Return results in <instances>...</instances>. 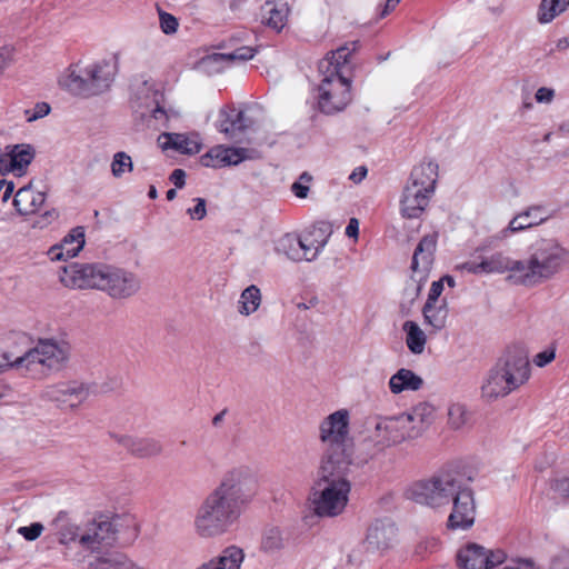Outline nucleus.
I'll return each instance as SVG.
<instances>
[{
  "mask_svg": "<svg viewBox=\"0 0 569 569\" xmlns=\"http://www.w3.org/2000/svg\"><path fill=\"white\" fill-rule=\"evenodd\" d=\"M408 499L433 508L452 506L447 526L467 530L475 523V492L467 479L456 469H440L427 479L413 482L406 491Z\"/></svg>",
  "mask_w": 569,
  "mask_h": 569,
  "instance_id": "nucleus-1",
  "label": "nucleus"
},
{
  "mask_svg": "<svg viewBox=\"0 0 569 569\" xmlns=\"http://www.w3.org/2000/svg\"><path fill=\"white\" fill-rule=\"evenodd\" d=\"M351 46L338 48L319 62V72L323 78L318 88V108L326 114L343 110L351 101L350 81L342 71L350 54L357 50L358 42H351Z\"/></svg>",
  "mask_w": 569,
  "mask_h": 569,
  "instance_id": "nucleus-2",
  "label": "nucleus"
},
{
  "mask_svg": "<svg viewBox=\"0 0 569 569\" xmlns=\"http://www.w3.org/2000/svg\"><path fill=\"white\" fill-rule=\"evenodd\" d=\"M356 466L319 465L312 487L313 511L319 517H337L343 512L349 500V479Z\"/></svg>",
  "mask_w": 569,
  "mask_h": 569,
  "instance_id": "nucleus-3",
  "label": "nucleus"
},
{
  "mask_svg": "<svg viewBox=\"0 0 569 569\" xmlns=\"http://www.w3.org/2000/svg\"><path fill=\"white\" fill-rule=\"evenodd\" d=\"M569 262V250L556 238L542 237L528 247V257L522 260L519 284L536 287L553 279Z\"/></svg>",
  "mask_w": 569,
  "mask_h": 569,
  "instance_id": "nucleus-4",
  "label": "nucleus"
},
{
  "mask_svg": "<svg viewBox=\"0 0 569 569\" xmlns=\"http://www.w3.org/2000/svg\"><path fill=\"white\" fill-rule=\"evenodd\" d=\"M242 508L224 496L210 491L198 507L193 518L194 533L201 539H214L226 535L238 521Z\"/></svg>",
  "mask_w": 569,
  "mask_h": 569,
  "instance_id": "nucleus-5",
  "label": "nucleus"
},
{
  "mask_svg": "<svg viewBox=\"0 0 569 569\" xmlns=\"http://www.w3.org/2000/svg\"><path fill=\"white\" fill-rule=\"evenodd\" d=\"M319 437L323 443L320 465H345L360 467L353 457V441L349 432V412L337 410L322 420Z\"/></svg>",
  "mask_w": 569,
  "mask_h": 569,
  "instance_id": "nucleus-6",
  "label": "nucleus"
},
{
  "mask_svg": "<svg viewBox=\"0 0 569 569\" xmlns=\"http://www.w3.org/2000/svg\"><path fill=\"white\" fill-rule=\"evenodd\" d=\"M529 378V361L521 352H508L486 376L481 395L487 400L506 397Z\"/></svg>",
  "mask_w": 569,
  "mask_h": 569,
  "instance_id": "nucleus-7",
  "label": "nucleus"
},
{
  "mask_svg": "<svg viewBox=\"0 0 569 569\" xmlns=\"http://www.w3.org/2000/svg\"><path fill=\"white\" fill-rule=\"evenodd\" d=\"M416 437V430L408 428L400 415L379 419L375 423L373 429L369 431V435L360 443L357 462L362 467L380 455L386 448Z\"/></svg>",
  "mask_w": 569,
  "mask_h": 569,
  "instance_id": "nucleus-8",
  "label": "nucleus"
},
{
  "mask_svg": "<svg viewBox=\"0 0 569 569\" xmlns=\"http://www.w3.org/2000/svg\"><path fill=\"white\" fill-rule=\"evenodd\" d=\"M104 67L103 62L71 63L59 76L58 84L72 97L82 99L97 97L107 88Z\"/></svg>",
  "mask_w": 569,
  "mask_h": 569,
  "instance_id": "nucleus-9",
  "label": "nucleus"
},
{
  "mask_svg": "<svg viewBox=\"0 0 569 569\" xmlns=\"http://www.w3.org/2000/svg\"><path fill=\"white\" fill-rule=\"evenodd\" d=\"M141 525L132 500L114 499L109 506V548L131 547L139 538Z\"/></svg>",
  "mask_w": 569,
  "mask_h": 569,
  "instance_id": "nucleus-10",
  "label": "nucleus"
},
{
  "mask_svg": "<svg viewBox=\"0 0 569 569\" xmlns=\"http://www.w3.org/2000/svg\"><path fill=\"white\" fill-rule=\"evenodd\" d=\"M130 104L133 112L142 119L151 118L158 121L168 119L164 109V94L156 83L143 77H137L131 83Z\"/></svg>",
  "mask_w": 569,
  "mask_h": 569,
  "instance_id": "nucleus-11",
  "label": "nucleus"
},
{
  "mask_svg": "<svg viewBox=\"0 0 569 569\" xmlns=\"http://www.w3.org/2000/svg\"><path fill=\"white\" fill-rule=\"evenodd\" d=\"M256 490L257 477L247 466H237L227 470L213 489L242 509L251 501Z\"/></svg>",
  "mask_w": 569,
  "mask_h": 569,
  "instance_id": "nucleus-12",
  "label": "nucleus"
},
{
  "mask_svg": "<svg viewBox=\"0 0 569 569\" xmlns=\"http://www.w3.org/2000/svg\"><path fill=\"white\" fill-rule=\"evenodd\" d=\"M552 214L542 204H532L516 214L506 228L500 230L497 234L486 238L481 244L476 249L477 252H485L493 247L497 241L505 240L511 234L525 231L532 227L540 226L550 219Z\"/></svg>",
  "mask_w": 569,
  "mask_h": 569,
  "instance_id": "nucleus-13",
  "label": "nucleus"
},
{
  "mask_svg": "<svg viewBox=\"0 0 569 569\" xmlns=\"http://www.w3.org/2000/svg\"><path fill=\"white\" fill-rule=\"evenodd\" d=\"M60 280L67 287L104 290L107 284V272L101 264H80L73 262L63 267V272L60 276Z\"/></svg>",
  "mask_w": 569,
  "mask_h": 569,
  "instance_id": "nucleus-14",
  "label": "nucleus"
},
{
  "mask_svg": "<svg viewBox=\"0 0 569 569\" xmlns=\"http://www.w3.org/2000/svg\"><path fill=\"white\" fill-rule=\"evenodd\" d=\"M437 233H429L419 241L411 262L412 277L411 280L417 282L416 295L421 290L423 282L427 281L429 271L433 263L435 252L437 248Z\"/></svg>",
  "mask_w": 569,
  "mask_h": 569,
  "instance_id": "nucleus-15",
  "label": "nucleus"
},
{
  "mask_svg": "<svg viewBox=\"0 0 569 569\" xmlns=\"http://www.w3.org/2000/svg\"><path fill=\"white\" fill-rule=\"evenodd\" d=\"M247 159H253V150L216 146L201 156L200 162L208 168H222L226 166H237Z\"/></svg>",
  "mask_w": 569,
  "mask_h": 569,
  "instance_id": "nucleus-16",
  "label": "nucleus"
},
{
  "mask_svg": "<svg viewBox=\"0 0 569 569\" xmlns=\"http://www.w3.org/2000/svg\"><path fill=\"white\" fill-rule=\"evenodd\" d=\"M141 288L139 277L123 268L109 269V297L124 300L133 297Z\"/></svg>",
  "mask_w": 569,
  "mask_h": 569,
  "instance_id": "nucleus-17",
  "label": "nucleus"
},
{
  "mask_svg": "<svg viewBox=\"0 0 569 569\" xmlns=\"http://www.w3.org/2000/svg\"><path fill=\"white\" fill-rule=\"evenodd\" d=\"M330 231L326 226H313L299 234L301 261H313L328 242Z\"/></svg>",
  "mask_w": 569,
  "mask_h": 569,
  "instance_id": "nucleus-18",
  "label": "nucleus"
},
{
  "mask_svg": "<svg viewBox=\"0 0 569 569\" xmlns=\"http://www.w3.org/2000/svg\"><path fill=\"white\" fill-rule=\"evenodd\" d=\"M396 536L397 528L391 520L378 519L369 526L366 543L371 550H386L393 545Z\"/></svg>",
  "mask_w": 569,
  "mask_h": 569,
  "instance_id": "nucleus-19",
  "label": "nucleus"
},
{
  "mask_svg": "<svg viewBox=\"0 0 569 569\" xmlns=\"http://www.w3.org/2000/svg\"><path fill=\"white\" fill-rule=\"evenodd\" d=\"M84 246V229L73 228L59 244L52 246L48 254L52 261L67 260L76 257Z\"/></svg>",
  "mask_w": 569,
  "mask_h": 569,
  "instance_id": "nucleus-20",
  "label": "nucleus"
},
{
  "mask_svg": "<svg viewBox=\"0 0 569 569\" xmlns=\"http://www.w3.org/2000/svg\"><path fill=\"white\" fill-rule=\"evenodd\" d=\"M482 259L486 273H505L509 271V278L519 284L522 260H515L503 251L493 252L488 257H482Z\"/></svg>",
  "mask_w": 569,
  "mask_h": 569,
  "instance_id": "nucleus-21",
  "label": "nucleus"
},
{
  "mask_svg": "<svg viewBox=\"0 0 569 569\" xmlns=\"http://www.w3.org/2000/svg\"><path fill=\"white\" fill-rule=\"evenodd\" d=\"M217 128L229 139H234L248 128V122L242 111L224 107L219 111Z\"/></svg>",
  "mask_w": 569,
  "mask_h": 569,
  "instance_id": "nucleus-22",
  "label": "nucleus"
},
{
  "mask_svg": "<svg viewBox=\"0 0 569 569\" xmlns=\"http://www.w3.org/2000/svg\"><path fill=\"white\" fill-rule=\"evenodd\" d=\"M431 193L416 187L406 186L401 198V213L403 217L419 218L427 208Z\"/></svg>",
  "mask_w": 569,
  "mask_h": 569,
  "instance_id": "nucleus-23",
  "label": "nucleus"
},
{
  "mask_svg": "<svg viewBox=\"0 0 569 569\" xmlns=\"http://www.w3.org/2000/svg\"><path fill=\"white\" fill-rule=\"evenodd\" d=\"M46 201V194L34 191L31 186L20 188L13 198V207L21 216H29L38 212Z\"/></svg>",
  "mask_w": 569,
  "mask_h": 569,
  "instance_id": "nucleus-24",
  "label": "nucleus"
},
{
  "mask_svg": "<svg viewBox=\"0 0 569 569\" xmlns=\"http://www.w3.org/2000/svg\"><path fill=\"white\" fill-rule=\"evenodd\" d=\"M438 179V164L433 161H423L411 171L408 186L433 193Z\"/></svg>",
  "mask_w": 569,
  "mask_h": 569,
  "instance_id": "nucleus-25",
  "label": "nucleus"
},
{
  "mask_svg": "<svg viewBox=\"0 0 569 569\" xmlns=\"http://www.w3.org/2000/svg\"><path fill=\"white\" fill-rule=\"evenodd\" d=\"M244 552L237 546L224 548L217 557L201 563L196 569H240Z\"/></svg>",
  "mask_w": 569,
  "mask_h": 569,
  "instance_id": "nucleus-26",
  "label": "nucleus"
},
{
  "mask_svg": "<svg viewBox=\"0 0 569 569\" xmlns=\"http://www.w3.org/2000/svg\"><path fill=\"white\" fill-rule=\"evenodd\" d=\"M460 569H488V550L477 543H468L457 553Z\"/></svg>",
  "mask_w": 569,
  "mask_h": 569,
  "instance_id": "nucleus-27",
  "label": "nucleus"
},
{
  "mask_svg": "<svg viewBox=\"0 0 569 569\" xmlns=\"http://www.w3.org/2000/svg\"><path fill=\"white\" fill-rule=\"evenodd\" d=\"M89 395L88 388L79 382H62L46 389L44 396L51 400L64 405L66 396H76L74 403L83 402Z\"/></svg>",
  "mask_w": 569,
  "mask_h": 569,
  "instance_id": "nucleus-28",
  "label": "nucleus"
},
{
  "mask_svg": "<svg viewBox=\"0 0 569 569\" xmlns=\"http://www.w3.org/2000/svg\"><path fill=\"white\" fill-rule=\"evenodd\" d=\"M422 385L423 380L421 377L416 375L412 370L405 368L399 369L389 380L390 391L395 395L408 390L417 391Z\"/></svg>",
  "mask_w": 569,
  "mask_h": 569,
  "instance_id": "nucleus-29",
  "label": "nucleus"
},
{
  "mask_svg": "<svg viewBox=\"0 0 569 569\" xmlns=\"http://www.w3.org/2000/svg\"><path fill=\"white\" fill-rule=\"evenodd\" d=\"M7 156L12 161L18 171V176L26 172L28 166L36 157V149L29 143H18L6 147Z\"/></svg>",
  "mask_w": 569,
  "mask_h": 569,
  "instance_id": "nucleus-30",
  "label": "nucleus"
},
{
  "mask_svg": "<svg viewBox=\"0 0 569 569\" xmlns=\"http://www.w3.org/2000/svg\"><path fill=\"white\" fill-rule=\"evenodd\" d=\"M257 50L252 47H239L234 49L232 52L228 53H212L210 56H207L203 59V63L210 64V66H222V64H230L234 62H244L247 60H250L254 57Z\"/></svg>",
  "mask_w": 569,
  "mask_h": 569,
  "instance_id": "nucleus-31",
  "label": "nucleus"
},
{
  "mask_svg": "<svg viewBox=\"0 0 569 569\" xmlns=\"http://www.w3.org/2000/svg\"><path fill=\"white\" fill-rule=\"evenodd\" d=\"M289 8L284 2H266L262 7L263 22L276 31L286 26Z\"/></svg>",
  "mask_w": 569,
  "mask_h": 569,
  "instance_id": "nucleus-32",
  "label": "nucleus"
},
{
  "mask_svg": "<svg viewBox=\"0 0 569 569\" xmlns=\"http://www.w3.org/2000/svg\"><path fill=\"white\" fill-rule=\"evenodd\" d=\"M433 415V407L427 402H420L410 411L401 413L408 428H413L417 437L420 435L422 427L428 423Z\"/></svg>",
  "mask_w": 569,
  "mask_h": 569,
  "instance_id": "nucleus-33",
  "label": "nucleus"
},
{
  "mask_svg": "<svg viewBox=\"0 0 569 569\" xmlns=\"http://www.w3.org/2000/svg\"><path fill=\"white\" fill-rule=\"evenodd\" d=\"M425 322L429 325L435 332L442 330L447 323L448 309L446 301L437 306L435 302H426L422 308Z\"/></svg>",
  "mask_w": 569,
  "mask_h": 569,
  "instance_id": "nucleus-34",
  "label": "nucleus"
},
{
  "mask_svg": "<svg viewBox=\"0 0 569 569\" xmlns=\"http://www.w3.org/2000/svg\"><path fill=\"white\" fill-rule=\"evenodd\" d=\"M166 138V147L172 148L181 153L196 154L201 150V143L197 136L167 133Z\"/></svg>",
  "mask_w": 569,
  "mask_h": 569,
  "instance_id": "nucleus-35",
  "label": "nucleus"
},
{
  "mask_svg": "<svg viewBox=\"0 0 569 569\" xmlns=\"http://www.w3.org/2000/svg\"><path fill=\"white\" fill-rule=\"evenodd\" d=\"M287 536L279 527H267L261 536L260 549L269 555L282 550L287 543Z\"/></svg>",
  "mask_w": 569,
  "mask_h": 569,
  "instance_id": "nucleus-36",
  "label": "nucleus"
},
{
  "mask_svg": "<svg viewBox=\"0 0 569 569\" xmlns=\"http://www.w3.org/2000/svg\"><path fill=\"white\" fill-rule=\"evenodd\" d=\"M402 328L407 333L406 343L408 349L415 355L422 353L427 341L426 333L411 320L406 321Z\"/></svg>",
  "mask_w": 569,
  "mask_h": 569,
  "instance_id": "nucleus-37",
  "label": "nucleus"
},
{
  "mask_svg": "<svg viewBox=\"0 0 569 569\" xmlns=\"http://www.w3.org/2000/svg\"><path fill=\"white\" fill-rule=\"evenodd\" d=\"M162 445L159 440L149 437H134L131 456L137 458H152L162 452Z\"/></svg>",
  "mask_w": 569,
  "mask_h": 569,
  "instance_id": "nucleus-38",
  "label": "nucleus"
},
{
  "mask_svg": "<svg viewBox=\"0 0 569 569\" xmlns=\"http://www.w3.org/2000/svg\"><path fill=\"white\" fill-rule=\"evenodd\" d=\"M261 291L260 289L251 284L247 287L240 295L238 301V311L243 316H250L258 310L261 305Z\"/></svg>",
  "mask_w": 569,
  "mask_h": 569,
  "instance_id": "nucleus-39",
  "label": "nucleus"
},
{
  "mask_svg": "<svg viewBox=\"0 0 569 569\" xmlns=\"http://www.w3.org/2000/svg\"><path fill=\"white\" fill-rule=\"evenodd\" d=\"M274 250L277 253H282L292 261H301L299 234H283L276 241Z\"/></svg>",
  "mask_w": 569,
  "mask_h": 569,
  "instance_id": "nucleus-40",
  "label": "nucleus"
},
{
  "mask_svg": "<svg viewBox=\"0 0 569 569\" xmlns=\"http://www.w3.org/2000/svg\"><path fill=\"white\" fill-rule=\"evenodd\" d=\"M133 488L134 479L131 475H123L119 478H114L111 503H113L116 498L119 500H131Z\"/></svg>",
  "mask_w": 569,
  "mask_h": 569,
  "instance_id": "nucleus-41",
  "label": "nucleus"
},
{
  "mask_svg": "<svg viewBox=\"0 0 569 569\" xmlns=\"http://www.w3.org/2000/svg\"><path fill=\"white\" fill-rule=\"evenodd\" d=\"M133 169L132 159L123 151L117 152L111 162V172L113 177L121 178L124 173L131 172Z\"/></svg>",
  "mask_w": 569,
  "mask_h": 569,
  "instance_id": "nucleus-42",
  "label": "nucleus"
},
{
  "mask_svg": "<svg viewBox=\"0 0 569 569\" xmlns=\"http://www.w3.org/2000/svg\"><path fill=\"white\" fill-rule=\"evenodd\" d=\"M467 410L463 405L453 403L448 410V422L453 429H460L467 422Z\"/></svg>",
  "mask_w": 569,
  "mask_h": 569,
  "instance_id": "nucleus-43",
  "label": "nucleus"
},
{
  "mask_svg": "<svg viewBox=\"0 0 569 569\" xmlns=\"http://www.w3.org/2000/svg\"><path fill=\"white\" fill-rule=\"evenodd\" d=\"M561 12L552 0L549 3L548 0H542L538 10V21L540 23H548Z\"/></svg>",
  "mask_w": 569,
  "mask_h": 569,
  "instance_id": "nucleus-44",
  "label": "nucleus"
},
{
  "mask_svg": "<svg viewBox=\"0 0 569 569\" xmlns=\"http://www.w3.org/2000/svg\"><path fill=\"white\" fill-rule=\"evenodd\" d=\"M109 437L112 439L113 445L131 455L134 437L126 433L109 432Z\"/></svg>",
  "mask_w": 569,
  "mask_h": 569,
  "instance_id": "nucleus-45",
  "label": "nucleus"
},
{
  "mask_svg": "<svg viewBox=\"0 0 569 569\" xmlns=\"http://www.w3.org/2000/svg\"><path fill=\"white\" fill-rule=\"evenodd\" d=\"M51 111V107L47 102H38L33 110H24L28 122H33L40 118L48 116Z\"/></svg>",
  "mask_w": 569,
  "mask_h": 569,
  "instance_id": "nucleus-46",
  "label": "nucleus"
},
{
  "mask_svg": "<svg viewBox=\"0 0 569 569\" xmlns=\"http://www.w3.org/2000/svg\"><path fill=\"white\" fill-rule=\"evenodd\" d=\"M159 19H160V28L163 33L172 34L177 31L179 23H178V20L176 19V17H173L172 14H170L168 12H160Z\"/></svg>",
  "mask_w": 569,
  "mask_h": 569,
  "instance_id": "nucleus-47",
  "label": "nucleus"
},
{
  "mask_svg": "<svg viewBox=\"0 0 569 569\" xmlns=\"http://www.w3.org/2000/svg\"><path fill=\"white\" fill-rule=\"evenodd\" d=\"M43 531V526L40 522L31 523L30 526L20 527L18 533L26 540L33 541L40 537Z\"/></svg>",
  "mask_w": 569,
  "mask_h": 569,
  "instance_id": "nucleus-48",
  "label": "nucleus"
},
{
  "mask_svg": "<svg viewBox=\"0 0 569 569\" xmlns=\"http://www.w3.org/2000/svg\"><path fill=\"white\" fill-rule=\"evenodd\" d=\"M438 540L436 538H428L418 543L416 547V553L423 557L427 552H433L438 548Z\"/></svg>",
  "mask_w": 569,
  "mask_h": 569,
  "instance_id": "nucleus-49",
  "label": "nucleus"
},
{
  "mask_svg": "<svg viewBox=\"0 0 569 569\" xmlns=\"http://www.w3.org/2000/svg\"><path fill=\"white\" fill-rule=\"evenodd\" d=\"M197 204L193 208L188 209V213L191 219L202 220L207 214L206 200L202 198H196Z\"/></svg>",
  "mask_w": 569,
  "mask_h": 569,
  "instance_id": "nucleus-50",
  "label": "nucleus"
},
{
  "mask_svg": "<svg viewBox=\"0 0 569 569\" xmlns=\"http://www.w3.org/2000/svg\"><path fill=\"white\" fill-rule=\"evenodd\" d=\"M482 266H485V262H483V259L481 258V260L479 262L478 261H466V262L461 263L459 266V268L469 273L480 274V273H486V269Z\"/></svg>",
  "mask_w": 569,
  "mask_h": 569,
  "instance_id": "nucleus-51",
  "label": "nucleus"
},
{
  "mask_svg": "<svg viewBox=\"0 0 569 569\" xmlns=\"http://www.w3.org/2000/svg\"><path fill=\"white\" fill-rule=\"evenodd\" d=\"M556 357L553 349H546L536 355L533 358V363L538 367H545L550 363Z\"/></svg>",
  "mask_w": 569,
  "mask_h": 569,
  "instance_id": "nucleus-52",
  "label": "nucleus"
},
{
  "mask_svg": "<svg viewBox=\"0 0 569 569\" xmlns=\"http://www.w3.org/2000/svg\"><path fill=\"white\" fill-rule=\"evenodd\" d=\"M555 98V90L548 87H541L536 91L535 99L539 103H550Z\"/></svg>",
  "mask_w": 569,
  "mask_h": 569,
  "instance_id": "nucleus-53",
  "label": "nucleus"
},
{
  "mask_svg": "<svg viewBox=\"0 0 569 569\" xmlns=\"http://www.w3.org/2000/svg\"><path fill=\"white\" fill-rule=\"evenodd\" d=\"M443 291V280L433 281L429 290L428 299L426 302H438L440 295Z\"/></svg>",
  "mask_w": 569,
  "mask_h": 569,
  "instance_id": "nucleus-54",
  "label": "nucleus"
},
{
  "mask_svg": "<svg viewBox=\"0 0 569 569\" xmlns=\"http://www.w3.org/2000/svg\"><path fill=\"white\" fill-rule=\"evenodd\" d=\"M551 569H569V550L562 551L552 560Z\"/></svg>",
  "mask_w": 569,
  "mask_h": 569,
  "instance_id": "nucleus-55",
  "label": "nucleus"
},
{
  "mask_svg": "<svg viewBox=\"0 0 569 569\" xmlns=\"http://www.w3.org/2000/svg\"><path fill=\"white\" fill-rule=\"evenodd\" d=\"M114 423L121 428H131L134 425V417L129 413L119 412L114 416Z\"/></svg>",
  "mask_w": 569,
  "mask_h": 569,
  "instance_id": "nucleus-56",
  "label": "nucleus"
},
{
  "mask_svg": "<svg viewBox=\"0 0 569 569\" xmlns=\"http://www.w3.org/2000/svg\"><path fill=\"white\" fill-rule=\"evenodd\" d=\"M10 172L18 173L16 167L13 166L10 158L7 156V152L4 154L0 153V174L4 176Z\"/></svg>",
  "mask_w": 569,
  "mask_h": 569,
  "instance_id": "nucleus-57",
  "label": "nucleus"
},
{
  "mask_svg": "<svg viewBox=\"0 0 569 569\" xmlns=\"http://www.w3.org/2000/svg\"><path fill=\"white\" fill-rule=\"evenodd\" d=\"M505 559V553L501 550L490 551L488 550V569L493 568L495 566L502 563Z\"/></svg>",
  "mask_w": 569,
  "mask_h": 569,
  "instance_id": "nucleus-58",
  "label": "nucleus"
},
{
  "mask_svg": "<svg viewBox=\"0 0 569 569\" xmlns=\"http://www.w3.org/2000/svg\"><path fill=\"white\" fill-rule=\"evenodd\" d=\"M291 191L297 198L305 199L308 197L309 187L300 181H296L291 186Z\"/></svg>",
  "mask_w": 569,
  "mask_h": 569,
  "instance_id": "nucleus-59",
  "label": "nucleus"
},
{
  "mask_svg": "<svg viewBox=\"0 0 569 569\" xmlns=\"http://www.w3.org/2000/svg\"><path fill=\"white\" fill-rule=\"evenodd\" d=\"M169 179L177 188H182L184 186L186 172L182 169H174Z\"/></svg>",
  "mask_w": 569,
  "mask_h": 569,
  "instance_id": "nucleus-60",
  "label": "nucleus"
},
{
  "mask_svg": "<svg viewBox=\"0 0 569 569\" xmlns=\"http://www.w3.org/2000/svg\"><path fill=\"white\" fill-rule=\"evenodd\" d=\"M367 168L363 167V166H360V167H357L349 176V179L355 182V183H359L361 182L366 176H367Z\"/></svg>",
  "mask_w": 569,
  "mask_h": 569,
  "instance_id": "nucleus-61",
  "label": "nucleus"
},
{
  "mask_svg": "<svg viewBox=\"0 0 569 569\" xmlns=\"http://www.w3.org/2000/svg\"><path fill=\"white\" fill-rule=\"evenodd\" d=\"M555 488L559 495L569 498V477L558 480Z\"/></svg>",
  "mask_w": 569,
  "mask_h": 569,
  "instance_id": "nucleus-62",
  "label": "nucleus"
},
{
  "mask_svg": "<svg viewBox=\"0 0 569 569\" xmlns=\"http://www.w3.org/2000/svg\"><path fill=\"white\" fill-rule=\"evenodd\" d=\"M359 231L358 220L356 218H351L348 226L346 227V234L348 237H357Z\"/></svg>",
  "mask_w": 569,
  "mask_h": 569,
  "instance_id": "nucleus-63",
  "label": "nucleus"
},
{
  "mask_svg": "<svg viewBox=\"0 0 569 569\" xmlns=\"http://www.w3.org/2000/svg\"><path fill=\"white\" fill-rule=\"evenodd\" d=\"M4 192H3V196H2V201L3 202H7L10 197L12 196L13 191H14V182L13 181H8L6 180V183H4Z\"/></svg>",
  "mask_w": 569,
  "mask_h": 569,
  "instance_id": "nucleus-64",
  "label": "nucleus"
}]
</instances>
